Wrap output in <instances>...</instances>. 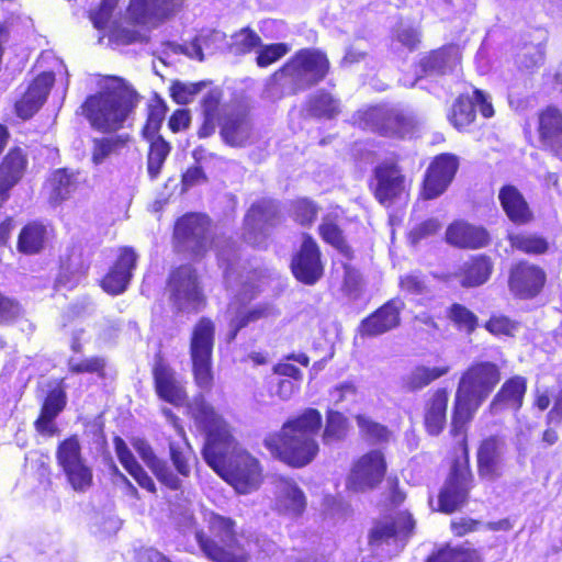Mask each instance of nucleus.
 <instances>
[{"instance_id": "obj_26", "label": "nucleus", "mask_w": 562, "mask_h": 562, "mask_svg": "<svg viewBox=\"0 0 562 562\" xmlns=\"http://www.w3.org/2000/svg\"><path fill=\"white\" fill-rule=\"evenodd\" d=\"M161 413L166 417L167 422L175 428L179 437L177 440H170L169 442L171 461L178 473L188 477L191 472L189 460L193 453L192 448L188 442L184 429L180 425L178 416L168 407H162Z\"/></svg>"}, {"instance_id": "obj_58", "label": "nucleus", "mask_w": 562, "mask_h": 562, "mask_svg": "<svg viewBox=\"0 0 562 562\" xmlns=\"http://www.w3.org/2000/svg\"><path fill=\"white\" fill-rule=\"evenodd\" d=\"M485 328L493 335L512 336L517 324L504 315H493L485 324Z\"/></svg>"}, {"instance_id": "obj_16", "label": "nucleus", "mask_w": 562, "mask_h": 562, "mask_svg": "<svg viewBox=\"0 0 562 562\" xmlns=\"http://www.w3.org/2000/svg\"><path fill=\"white\" fill-rule=\"evenodd\" d=\"M385 470L386 464L382 452L372 450L361 457L355 464L348 477L347 486L356 492L372 488L382 481Z\"/></svg>"}, {"instance_id": "obj_59", "label": "nucleus", "mask_w": 562, "mask_h": 562, "mask_svg": "<svg viewBox=\"0 0 562 562\" xmlns=\"http://www.w3.org/2000/svg\"><path fill=\"white\" fill-rule=\"evenodd\" d=\"M151 471L156 475L157 480L169 487L170 490H179L181 486V480L177 474L173 473L171 468L167 464L166 461H160L157 463Z\"/></svg>"}, {"instance_id": "obj_14", "label": "nucleus", "mask_w": 562, "mask_h": 562, "mask_svg": "<svg viewBox=\"0 0 562 562\" xmlns=\"http://www.w3.org/2000/svg\"><path fill=\"white\" fill-rule=\"evenodd\" d=\"M476 104L483 117L490 119L494 115L495 111L487 95L481 89L474 88L473 97L461 93L453 101L448 114L452 126L458 131H465L473 124L476 117Z\"/></svg>"}, {"instance_id": "obj_49", "label": "nucleus", "mask_w": 562, "mask_h": 562, "mask_svg": "<svg viewBox=\"0 0 562 562\" xmlns=\"http://www.w3.org/2000/svg\"><path fill=\"white\" fill-rule=\"evenodd\" d=\"M510 244L526 254H543L548 249L544 238L531 234H517L509 237Z\"/></svg>"}, {"instance_id": "obj_54", "label": "nucleus", "mask_w": 562, "mask_h": 562, "mask_svg": "<svg viewBox=\"0 0 562 562\" xmlns=\"http://www.w3.org/2000/svg\"><path fill=\"white\" fill-rule=\"evenodd\" d=\"M449 316L459 328L468 333H472L477 326V317L461 304H453L450 308Z\"/></svg>"}, {"instance_id": "obj_22", "label": "nucleus", "mask_w": 562, "mask_h": 562, "mask_svg": "<svg viewBox=\"0 0 562 562\" xmlns=\"http://www.w3.org/2000/svg\"><path fill=\"white\" fill-rule=\"evenodd\" d=\"M404 307L405 303L400 297L387 301L361 322L359 327L361 336H379L396 328L400 325L401 312Z\"/></svg>"}, {"instance_id": "obj_19", "label": "nucleus", "mask_w": 562, "mask_h": 562, "mask_svg": "<svg viewBox=\"0 0 562 562\" xmlns=\"http://www.w3.org/2000/svg\"><path fill=\"white\" fill-rule=\"evenodd\" d=\"M291 269L294 277L305 284H314L322 278L321 252L312 237H304L299 252L292 259Z\"/></svg>"}, {"instance_id": "obj_23", "label": "nucleus", "mask_w": 562, "mask_h": 562, "mask_svg": "<svg viewBox=\"0 0 562 562\" xmlns=\"http://www.w3.org/2000/svg\"><path fill=\"white\" fill-rule=\"evenodd\" d=\"M136 262L137 255L133 248H121L115 262L102 280L103 290L113 295L123 293L133 277Z\"/></svg>"}, {"instance_id": "obj_20", "label": "nucleus", "mask_w": 562, "mask_h": 562, "mask_svg": "<svg viewBox=\"0 0 562 562\" xmlns=\"http://www.w3.org/2000/svg\"><path fill=\"white\" fill-rule=\"evenodd\" d=\"M458 170L457 157L449 154L438 156L428 167L424 180V196L435 199L442 194Z\"/></svg>"}, {"instance_id": "obj_56", "label": "nucleus", "mask_w": 562, "mask_h": 562, "mask_svg": "<svg viewBox=\"0 0 562 562\" xmlns=\"http://www.w3.org/2000/svg\"><path fill=\"white\" fill-rule=\"evenodd\" d=\"M69 369L74 373H101L105 367V360L101 357H91L79 360L69 359Z\"/></svg>"}, {"instance_id": "obj_3", "label": "nucleus", "mask_w": 562, "mask_h": 562, "mask_svg": "<svg viewBox=\"0 0 562 562\" xmlns=\"http://www.w3.org/2000/svg\"><path fill=\"white\" fill-rule=\"evenodd\" d=\"M322 426V415L306 408L301 415L286 420L279 432L269 435L265 446L277 458L293 467L308 464L318 452L315 439Z\"/></svg>"}, {"instance_id": "obj_53", "label": "nucleus", "mask_w": 562, "mask_h": 562, "mask_svg": "<svg viewBox=\"0 0 562 562\" xmlns=\"http://www.w3.org/2000/svg\"><path fill=\"white\" fill-rule=\"evenodd\" d=\"M293 213L295 220L302 225L312 224L318 213V206L306 198L293 202Z\"/></svg>"}, {"instance_id": "obj_41", "label": "nucleus", "mask_w": 562, "mask_h": 562, "mask_svg": "<svg viewBox=\"0 0 562 562\" xmlns=\"http://www.w3.org/2000/svg\"><path fill=\"white\" fill-rule=\"evenodd\" d=\"M306 110L313 117L333 120L340 113V104L331 93L319 90L308 98Z\"/></svg>"}, {"instance_id": "obj_32", "label": "nucleus", "mask_w": 562, "mask_h": 562, "mask_svg": "<svg viewBox=\"0 0 562 562\" xmlns=\"http://www.w3.org/2000/svg\"><path fill=\"white\" fill-rule=\"evenodd\" d=\"M493 270V263L486 256H475L462 263L456 277L464 288L484 284Z\"/></svg>"}, {"instance_id": "obj_10", "label": "nucleus", "mask_w": 562, "mask_h": 562, "mask_svg": "<svg viewBox=\"0 0 562 562\" xmlns=\"http://www.w3.org/2000/svg\"><path fill=\"white\" fill-rule=\"evenodd\" d=\"M56 460L74 491L85 493L91 487L93 482L92 468L82 456L81 445L77 436H71L58 445Z\"/></svg>"}, {"instance_id": "obj_42", "label": "nucleus", "mask_w": 562, "mask_h": 562, "mask_svg": "<svg viewBox=\"0 0 562 562\" xmlns=\"http://www.w3.org/2000/svg\"><path fill=\"white\" fill-rule=\"evenodd\" d=\"M46 237V226L37 222L30 223L23 227L19 235L18 248L23 254H37L43 249Z\"/></svg>"}, {"instance_id": "obj_29", "label": "nucleus", "mask_w": 562, "mask_h": 562, "mask_svg": "<svg viewBox=\"0 0 562 562\" xmlns=\"http://www.w3.org/2000/svg\"><path fill=\"white\" fill-rule=\"evenodd\" d=\"M527 390L526 379L519 375L508 379L493 397L488 409L496 415L505 409L518 411Z\"/></svg>"}, {"instance_id": "obj_12", "label": "nucleus", "mask_w": 562, "mask_h": 562, "mask_svg": "<svg viewBox=\"0 0 562 562\" xmlns=\"http://www.w3.org/2000/svg\"><path fill=\"white\" fill-rule=\"evenodd\" d=\"M209 218L201 214H188L178 220L175 227V238L181 251L199 257L209 249Z\"/></svg>"}, {"instance_id": "obj_57", "label": "nucleus", "mask_w": 562, "mask_h": 562, "mask_svg": "<svg viewBox=\"0 0 562 562\" xmlns=\"http://www.w3.org/2000/svg\"><path fill=\"white\" fill-rule=\"evenodd\" d=\"M394 40L408 52H415L422 44V32L415 27H402L396 30Z\"/></svg>"}, {"instance_id": "obj_51", "label": "nucleus", "mask_w": 562, "mask_h": 562, "mask_svg": "<svg viewBox=\"0 0 562 562\" xmlns=\"http://www.w3.org/2000/svg\"><path fill=\"white\" fill-rule=\"evenodd\" d=\"M260 49L256 56V64L259 68H267L284 57L290 48L285 43H272L259 46Z\"/></svg>"}, {"instance_id": "obj_48", "label": "nucleus", "mask_w": 562, "mask_h": 562, "mask_svg": "<svg viewBox=\"0 0 562 562\" xmlns=\"http://www.w3.org/2000/svg\"><path fill=\"white\" fill-rule=\"evenodd\" d=\"M261 46L260 36L250 27H244L233 36L232 48L237 55H246Z\"/></svg>"}, {"instance_id": "obj_34", "label": "nucleus", "mask_w": 562, "mask_h": 562, "mask_svg": "<svg viewBox=\"0 0 562 562\" xmlns=\"http://www.w3.org/2000/svg\"><path fill=\"white\" fill-rule=\"evenodd\" d=\"M228 313L231 314L229 319V331L227 334V340L232 341L236 338L237 333L261 318H267L274 315V310L270 305H257L251 308L236 307L235 304L228 306Z\"/></svg>"}, {"instance_id": "obj_25", "label": "nucleus", "mask_w": 562, "mask_h": 562, "mask_svg": "<svg viewBox=\"0 0 562 562\" xmlns=\"http://www.w3.org/2000/svg\"><path fill=\"white\" fill-rule=\"evenodd\" d=\"M186 0H130L128 11L138 23L172 18L184 7Z\"/></svg>"}, {"instance_id": "obj_15", "label": "nucleus", "mask_w": 562, "mask_h": 562, "mask_svg": "<svg viewBox=\"0 0 562 562\" xmlns=\"http://www.w3.org/2000/svg\"><path fill=\"white\" fill-rule=\"evenodd\" d=\"M473 475L467 463L454 462L449 477L440 494V510L447 514L453 513L463 506L472 488Z\"/></svg>"}, {"instance_id": "obj_21", "label": "nucleus", "mask_w": 562, "mask_h": 562, "mask_svg": "<svg viewBox=\"0 0 562 562\" xmlns=\"http://www.w3.org/2000/svg\"><path fill=\"white\" fill-rule=\"evenodd\" d=\"M55 82L53 71L38 74L30 83L26 91L15 102V113L19 117L27 120L32 117L45 103Z\"/></svg>"}, {"instance_id": "obj_9", "label": "nucleus", "mask_w": 562, "mask_h": 562, "mask_svg": "<svg viewBox=\"0 0 562 562\" xmlns=\"http://www.w3.org/2000/svg\"><path fill=\"white\" fill-rule=\"evenodd\" d=\"M215 326L209 318H201L194 326L190 341V356L195 384L209 391L213 385L212 353Z\"/></svg>"}, {"instance_id": "obj_31", "label": "nucleus", "mask_w": 562, "mask_h": 562, "mask_svg": "<svg viewBox=\"0 0 562 562\" xmlns=\"http://www.w3.org/2000/svg\"><path fill=\"white\" fill-rule=\"evenodd\" d=\"M447 240L449 244L460 248H481L487 245V232L467 222H456L447 229Z\"/></svg>"}, {"instance_id": "obj_52", "label": "nucleus", "mask_w": 562, "mask_h": 562, "mask_svg": "<svg viewBox=\"0 0 562 562\" xmlns=\"http://www.w3.org/2000/svg\"><path fill=\"white\" fill-rule=\"evenodd\" d=\"M169 153V143H150L147 158V171L153 180L158 177Z\"/></svg>"}, {"instance_id": "obj_61", "label": "nucleus", "mask_w": 562, "mask_h": 562, "mask_svg": "<svg viewBox=\"0 0 562 562\" xmlns=\"http://www.w3.org/2000/svg\"><path fill=\"white\" fill-rule=\"evenodd\" d=\"M225 243L226 248H220L217 243L215 244V247L217 248L218 262L221 267L224 268L225 278L228 280L233 273L236 254L233 243L229 240H225Z\"/></svg>"}, {"instance_id": "obj_5", "label": "nucleus", "mask_w": 562, "mask_h": 562, "mask_svg": "<svg viewBox=\"0 0 562 562\" xmlns=\"http://www.w3.org/2000/svg\"><path fill=\"white\" fill-rule=\"evenodd\" d=\"M330 70L331 63L325 50L305 47L288 58L269 77V83L274 89L285 90L289 95H295L324 81Z\"/></svg>"}, {"instance_id": "obj_33", "label": "nucleus", "mask_w": 562, "mask_h": 562, "mask_svg": "<svg viewBox=\"0 0 562 562\" xmlns=\"http://www.w3.org/2000/svg\"><path fill=\"white\" fill-rule=\"evenodd\" d=\"M449 394L446 389H438L425 407L424 423L428 434L439 435L447 422Z\"/></svg>"}, {"instance_id": "obj_46", "label": "nucleus", "mask_w": 562, "mask_h": 562, "mask_svg": "<svg viewBox=\"0 0 562 562\" xmlns=\"http://www.w3.org/2000/svg\"><path fill=\"white\" fill-rule=\"evenodd\" d=\"M25 164L26 160L22 150L15 147L4 157L0 167V172L5 177V180L9 183H15L20 179Z\"/></svg>"}, {"instance_id": "obj_24", "label": "nucleus", "mask_w": 562, "mask_h": 562, "mask_svg": "<svg viewBox=\"0 0 562 562\" xmlns=\"http://www.w3.org/2000/svg\"><path fill=\"white\" fill-rule=\"evenodd\" d=\"M546 282L544 271L533 265L521 262L512 269L510 291L521 299H531L539 294Z\"/></svg>"}, {"instance_id": "obj_36", "label": "nucleus", "mask_w": 562, "mask_h": 562, "mask_svg": "<svg viewBox=\"0 0 562 562\" xmlns=\"http://www.w3.org/2000/svg\"><path fill=\"white\" fill-rule=\"evenodd\" d=\"M499 201L507 216L515 223H526L531 213L522 194L513 186H505L499 191Z\"/></svg>"}, {"instance_id": "obj_47", "label": "nucleus", "mask_w": 562, "mask_h": 562, "mask_svg": "<svg viewBox=\"0 0 562 562\" xmlns=\"http://www.w3.org/2000/svg\"><path fill=\"white\" fill-rule=\"evenodd\" d=\"M427 562H481V557L473 549L448 547L430 555Z\"/></svg>"}, {"instance_id": "obj_43", "label": "nucleus", "mask_w": 562, "mask_h": 562, "mask_svg": "<svg viewBox=\"0 0 562 562\" xmlns=\"http://www.w3.org/2000/svg\"><path fill=\"white\" fill-rule=\"evenodd\" d=\"M457 49V45L453 43L445 44L436 49L429 50L419 59L420 70L425 75L429 74H443L451 54Z\"/></svg>"}, {"instance_id": "obj_13", "label": "nucleus", "mask_w": 562, "mask_h": 562, "mask_svg": "<svg viewBox=\"0 0 562 562\" xmlns=\"http://www.w3.org/2000/svg\"><path fill=\"white\" fill-rule=\"evenodd\" d=\"M280 222L278 204L272 200H261L251 205L245 216L244 239L246 243L260 247L270 228Z\"/></svg>"}, {"instance_id": "obj_35", "label": "nucleus", "mask_w": 562, "mask_h": 562, "mask_svg": "<svg viewBox=\"0 0 562 562\" xmlns=\"http://www.w3.org/2000/svg\"><path fill=\"white\" fill-rule=\"evenodd\" d=\"M223 92L218 88L209 90L201 100L203 121L198 131L201 138L213 135L220 121L221 102Z\"/></svg>"}, {"instance_id": "obj_55", "label": "nucleus", "mask_w": 562, "mask_h": 562, "mask_svg": "<svg viewBox=\"0 0 562 562\" xmlns=\"http://www.w3.org/2000/svg\"><path fill=\"white\" fill-rule=\"evenodd\" d=\"M400 286L402 291L411 295H424L429 292L425 277L418 272H412L401 277Z\"/></svg>"}, {"instance_id": "obj_40", "label": "nucleus", "mask_w": 562, "mask_h": 562, "mask_svg": "<svg viewBox=\"0 0 562 562\" xmlns=\"http://www.w3.org/2000/svg\"><path fill=\"white\" fill-rule=\"evenodd\" d=\"M537 131L540 140H562V111L555 105L540 110Z\"/></svg>"}, {"instance_id": "obj_2", "label": "nucleus", "mask_w": 562, "mask_h": 562, "mask_svg": "<svg viewBox=\"0 0 562 562\" xmlns=\"http://www.w3.org/2000/svg\"><path fill=\"white\" fill-rule=\"evenodd\" d=\"M173 516L179 528L194 536L202 553L212 562H249L252 543L237 535L233 519L204 512L203 521L207 527V531H204L198 528L190 507L175 509Z\"/></svg>"}, {"instance_id": "obj_8", "label": "nucleus", "mask_w": 562, "mask_h": 562, "mask_svg": "<svg viewBox=\"0 0 562 562\" xmlns=\"http://www.w3.org/2000/svg\"><path fill=\"white\" fill-rule=\"evenodd\" d=\"M414 527L415 521L406 512L376 522L369 535L371 550L381 557L397 554L406 546Z\"/></svg>"}, {"instance_id": "obj_60", "label": "nucleus", "mask_w": 562, "mask_h": 562, "mask_svg": "<svg viewBox=\"0 0 562 562\" xmlns=\"http://www.w3.org/2000/svg\"><path fill=\"white\" fill-rule=\"evenodd\" d=\"M21 314L22 308L20 304L0 293V325L16 319Z\"/></svg>"}, {"instance_id": "obj_64", "label": "nucleus", "mask_w": 562, "mask_h": 562, "mask_svg": "<svg viewBox=\"0 0 562 562\" xmlns=\"http://www.w3.org/2000/svg\"><path fill=\"white\" fill-rule=\"evenodd\" d=\"M133 447L150 470L161 461L156 457L153 448L146 440L136 439L133 442Z\"/></svg>"}, {"instance_id": "obj_62", "label": "nucleus", "mask_w": 562, "mask_h": 562, "mask_svg": "<svg viewBox=\"0 0 562 562\" xmlns=\"http://www.w3.org/2000/svg\"><path fill=\"white\" fill-rule=\"evenodd\" d=\"M114 447L117 459L128 473L133 471L137 465H139L134 454L122 438L116 437L114 439Z\"/></svg>"}, {"instance_id": "obj_45", "label": "nucleus", "mask_w": 562, "mask_h": 562, "mask_svg": "<svg viewBox=\"0 0 562 562\" xmlns=\"http://www.w3.org/2000/svg\"><path fill=\"white\" fill-rule=\"evenodd\" d=\"M319 234L323 239L335 247L340 254H342L346 258L350 259L352 256V250L347 244L342 231L339 226L334 223V221L329 217H325L323 223L319 225Z\"/></svg>"}, {"instance_id": "obj_11", "label": "nucleus", "mask_w": 562, "mask_h": 562, "mask_svg": "<svg viewBox=\"0 0 562 562\" xmlns=\"http://www.w3.org/2000/svg\"><path fill=\"white\" fill-rule=\"evenodd\" d=\"M170 301L180 312H196L204 303V295L195 269L184 265L173 270L169 277Z\"/></svg>"}, {"instance_id": "obj_30", "label": "nucleus", "mask_w": 562, "mask_h": 562, "mask_svg": "<svg viewBox=\"0 0 562 562\" xmlns=\"http://www.w3.org/2000/svg\"><path fill=\"white\" fill-rule=\"evenodd\" d=\"M276 505L284 515L299 517L305 510L306 497L293 480L280 477L277 481Z\"/></svg>"}, {"instance_id": "obj_4", "label": "nucleus", "mask_w": 562, "mask_h": 562, "mask_svg": "<svg viewBox=\"0 0 562 562\" xmlns=\"http://www.w3.org/2000/svg\"><path fill=\"white\" fill-rule=\"evenodd\" d=\"M501 380L499 368L488 361L472 364L460 378L453 403L451 434L465 432L467 425Z\"/></svg>"}, {"instance_id": "obj_6", "label": "nucleus", "mask_w": 562, "mask_h": 562, "mask_svg": "<svg viewBox=\"0 0 562 562\" xmlns=\"http://www.w3.org/2000/svg\"><path fill=\"white\" fill-rule=\"evenodd\" d=\"M136 98L124 86L105 87L83 101L81 108L90 125L102 133H113L135 108Z\"/></svg>"}, {"instance_id": "obj_44", "label": "nucleus", "mask_w": 562, "mask_h": 562, "mask_svg": "<svg viewBox=\"0 0 562 562\" xmlns=\"http://www.w3.org/2000/svg\"><path fill=\"white\" fill-rule=\"evenodd\" d=\"M348 431V419L339 412L329 409L326 415V425L323 441L326 445L345 439Z\"/></svg>"}, {"instance_id": "obj_39", "label": "nucleus", "mask_w": 562, "mask_h": 562, "mask_svg": "<svg viewBox=\"0 0 562 562\" xmlns=\"http://www.w3.org/2000/svg\"><path fill=\"white\" fill-rule=\"evenodd\" d=\"M450 371L449 366L428 368L418 366L402 376V387L407 392L419 391L432 381L446 375Z\"/></svg>"}, {"instance_id": "obj_37", "label": "nucleus", "mask_w": 562, "mask_h": 562, "mask_svg": "<svg viewBox=\"0 0 562 562\" xmlns=\"http://www.w3.org/2000/svg\"><path fill=\"white\" fill-rule=\"evenodd\" d=\"M66 405V394L61 389H54L45 398L41 415L35 422L36 429L42 434H53V420L64 409Z\"/></svg>"}, {"instance_id": "obj_1", "label": "nucleus", "mask_w": 562, "mask_h": 562, "mask_svg": "<svg viewBox=\"0 0 562 562\" xmlns=\"http://www.w3.org/2000/svg\"><path fill=\"white\" fill-rule=\"evenodd\" d=\"M189 414L198 428L206 434L203 458L238 493L246 494L260 483L258 461L247 452L235 451L234 438L228 424L206 402L203 395L195 396L188 405Z\"/></svg>"}, {"instance_id": "obj_50", "label": "nucleus", "mask_w": 562, "mask_h": 562, "mask_svg": "<svg viewBox=\"0 0 562 562\" xmlns=\"http://www.w3.org/2000/svg\"><path fill=\"white\" fill-rule=\"evenodd\" d=\"M357 425L360 432L369 440L373 442H384L390 438V431L387 428L379 423H375L366 415L356 416Z\"/></svg>"}, {"instance_id": "obj_17", "label": "nucleus", "mask_w": 562, "mask_h": 562, "mask_svg": "<svg viewBox=\"0 0 562 562\" xmlns=\"http://www.w3.org/2000/svg\"><path fill=\"white\" fill-rule=\"evenodd\" d=\"M405 177L393 159H386L374 169V181L371 187L376 200L389 205L404 191Z\"/></svg>"}, {"instance_id": "obj_7", "label": "nucleus", "mask_w": 562, "mask_h": 562, "mask_svg": "<svg viewBox=\"0 0 562 562\" xmlns=\"http://www.w3.org/2000/svg\"><path fill=\"white\" fill-rule=\"evenodd\" d=\"M356 122L364 130H370L384 137L418 138L419 125L416 119L400 109L385 105H373L359 110Z\"/></svg>"}, {"instance_id": "obj_38", "label": "nucleus", "mask_w": 562, "mask_h": 562, "mask_svg": "<svg viewBox=\"0 0 562 562\" xmlns=\"http://www.w3.org/2000/svg\"><path fill=\"white\" fill-rule=\"evenodd\" d=\"M168 106L166 102L156 97L151 99L146 106V120L142 127V136L146 140H165L159 134L161 125L166 119Z\"/></svg>"}, {"instance_id": "obj_63", "label": "nucleus", "mask_w": 562, "mask_h": 562, "mask_svg": "<svg viewBox=\"0 0 562 562\" xmlns=\"http://www.w3.org/2000/svg\"><path fill=\"white\" fill-rule=\"evenodd\" d=\"M191 114L188 109H176L168 119L167 125L172 133L184 131L189 127Z\"/></svg>"}, {"instance_id": "obj_28", "label": "nucleus", "mask_w": 562, "mask_h": 562, "mask_svg": "<svg viewBox=\"0 0 562 562\" xmlns=\"http://www.w3.org/2000/svg\"><path fill=\"white\" fill-rule=\"evenodd\" d=\"M79 186V172L69 168L54 170L46 181L48 202L56 206L69 200Z\"/></svg>"}, {"instance_id": "obj_27", "label": "nucleus", "mask_w": 562, "mask_h": 562, "mask_svg": "<svg viewBox=\"0 0 562 562\" xmlns=\"http://www.w3.org/2000/svg\"><path fill=\"white\" fill-rule=\"evenodd\" d=\"M153 373L158 396L175 406H181L186 402L187 393L176 372L159 361L154 367Z\"/></svg>"}, {"instance_id": "obj_18", "label": "nucleus", "mask_w": 562, "mask_h": 562, "mask_svg": "<svg viewBox=\"0 0 562 562\" xmlns=\"http://www.w3.org/2000/svg\"><path fill=\"white\" fill-rule=\"evenodd\" d=\"M506 449V441L501 436H490L482 441L477 450V469L481 477L495 481L502 476Z\"/></svg>"}]
</instances>
